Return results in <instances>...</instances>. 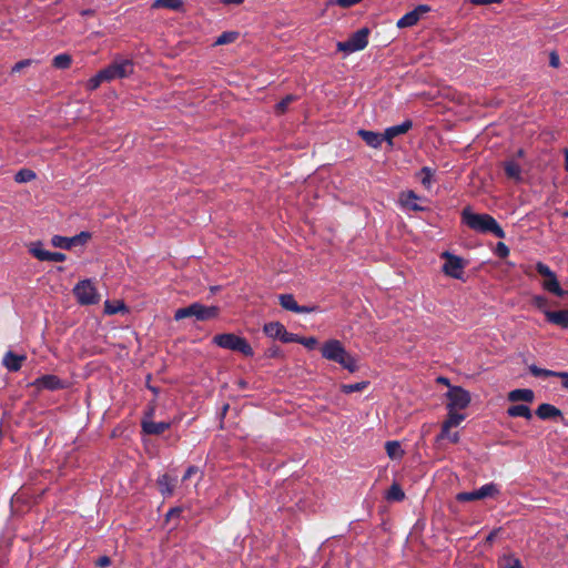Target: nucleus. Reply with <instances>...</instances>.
<instances>
[{
  "label": "nucleus",
  "instance_id": "4",
  "mask_svg": "<svg viewBox=\"0 0 568 568\" xmlns=\"http://www.w3.org/2000/svg\"><path fill=\"white\" fill-rule=\"evenodd\" d=\"M213 343L219 347L239 352L247 357H251L254 354L248 342L244 337L237 336L233 333L217 334L213 337Z\"/></svg>",
  "mask_w": 568,
  "mask_h": 568
},
{
  "label": "nucleus",
  "instance_id": "45",
  "mask_svg": "<svg viewBox=\"0 0 568 568\" xmlns=\"http://www.w3.org/2000/svg\"><path fill=\"white\" fill-rule=\"evenodd\" d=\"M280 341L283 343H298L300 336L287 332L286 328L284 327V332H282Z\"/></svg>",
  "mask_w": 568,
  "mask_h": 568
},
{
  "label": "nucleus",
  "instance_id": "5",
  "mask_svg": "<svg viewBox=\"0 0 568 568\" xmlns=\"http://www.w3.org/2000/svg\"><path fill=\"white\" fill-rule=\"evenodd\" d=\"M106 82L115 79H124L134 72V63L131 59L115 58L108 67L101 69Z\"/></svg>",
  "mask_w": 568,
  "mask_h": 568
},
{
  "label": "nucleus",
  "instance_id": "34",
  "mask_svg": "<svg viewBox=\"0 0 568 568\" xmlns=\"http://www.w3.org/2000/svg\"><path fill=\"white\" fill-rule=\"evenodd\" d=\"M530 374L535 377H558L559 378V374L560 372H555V371H550V369H547V368H540L538 366H536L535 364L530 365L528 367Z\"/></svg>",
  "mask_w": 568,
  "mask_h": 568
},
{
  "label": "nucleus",
  "instance_id": "55",
  "mask_svg": "<svg viewBox=\"0 0 568 568\" xmlns=\"http://www.w3.org/2000/svg\"><path fill=\"white\" fill-rule=\"evenodd\" d=\"M559 378L564 388H568V372H560Z\"/></svg>",
  "mask_w": 568,
  "mask_h": 568
},
{
  "label": "nucleus",
  "instance_id": "37",
  "mask_svg": "<svg viewBox=\"0 0 568 568\" xmlns=\"http://www.w3.org/2000/svg\"><path fill=\"white\" fill-rule=\"evenodd\" d=\"M36 179V173L30 169H21L14 175L17 183H27Z\"/></svg>",
  "mask_w": 568,
  "mask_h": 568
},
{
  "label": "nucleus",
  "instance_id": "21",
  "mask_svg": "<svg viewBox=\"0 0 568 568\" xmlns=\"http://www.w3.org/2000/svg\"><path fill=\"white\" fill-rule=\"evenodd\" d=\"M357 134L363 139V141L371 148L378 149L381 148L384 140V134L361 129L357 131Z\"/></svg>",
  "mask_w": 568,
  "mask_h": 568
},
{
  "label": "nucleus",
  "instance_id": "22",
  "mask_svg": "<svg viewBox=\"0 0 568 568\" xmlns=\"http://www.w3.org/2000/svg\"><path fill=\"white\" fill-rule=\"evenodd\" d=\"M141 426L144 434L161 435L171 427V423L142 420Z\"/></svg>",
  "mask_w": 568,
  "mask_h": 568
},
{
  "label": "nucleus",
  "instance_id": "54",
  "mask_svg": "<svg viewBox=\"0 0 568 568\" xmlns=\"http://www.w3.org/2000/svg\"><path fill=\"white\" fill-rule=\"evenodd\" d=\"M280 348L277 346L270 347L266 352V355L271 358L280 356Z\"/></svg>",
  "mask_w": 568,
  "mask_h": 568
},
{
  "label": "nucleus",
  "instance_id": "51",
  "mask_svg": "<svg viewBox=\"0 0 568 568\" xmlns=\"http://www.w3.org/2000/svg\"><path fill=\"white\" fill-rule=\"evenodd\" d=\"M503 0H469V2L474 6H484V4H493L500 3Z\"/></svg>",
  "mask_w": 568,
  "mask_h": 568
},
{
  "label": "nucleus",
  "instance_id": "17",
  "mask_svg": "<svg viewBox=\"0 0 568 568\" xmlns=\"http://www.w3.org/2000/svg\"><path fill=\"white\" fill-rule=\"evenodd\" d=\"M413 128V122L410 120H406L398 125L389 126L385 130L384 140L388 143V145H393V139L407 133Z\"/></svg>",
  "mask_w": 568,
  "mask_h": 568
},
{
  "label": "nucleus",
  "instance_id": "33",
  "mask_svg": "<svg viewBox=\"0 0 568 568\" xmlns=\"http://www.w3.org/2000/svg\"><path fill=\"white\" fill-rule=\"evenodd\" d=\"M499 568H524L519 558L514 555H504L498 561Z\"/></svg>",
  "mask_w": 568,
  "mask_h": 568
},
{
  "label": "nucleus",
  "instance_id": "56",
  "mask_svg": "<svg viewBox=\"0 0 568 568\" xmlns=\"http://www.w3.org/2000/svg\"><path fill=\"white\" fill-rule=\"evenodd\" d=\"M498 531H499L498 529H495V530L490 531L488 534V536L486 537V542L491 544L495 540V538L497 537Z\"/></svg>",
  "mask_w": 568,
  "mask_h": 568
},
{
  "label": "nucleus",
  "instance_id": "11",
  "mask_svg": "<svg viewBox=\"0 0 568 568\" xmlns=\"http://www.w3.org/2000/svg\"><path fill=\"white\" fill-rule=\"evenodd\" d=\"M442 257L445 258V264L443 265V272L453 278L460 280L464 274V261L462 257L454 255L449 252H444Z\"/></svg>",
  "mask_w": 568,
  "mask_h": 568
},
{
  "label": "nucleus",
  "instance_id": "30",
  "mask_svg": "<svg viewBox=\"0 0 568 568\" xmlns=\"http://www.w3.org/2000/svg\"><path fill=\"white\" fill-rule=\"evenodd\" d=\"M284 327L280 322H270L264 325L263 331L268 337L280 339Z\"/></svg>",
  "mask_w": 568,
  "mask_h": 568
},
{
  "label": "nucleus",
  "instance_id": "44",
  "mask_svg": "<svg viewBox=\"0 0 568 568\" xmlns=\"http://www.w3.org/2000/svg\"><path fill=\"white\" fill-rule=\"evenodd\" d=\"M509 247L504 242H498L495 247V254L499 258H506L509 255Z\"/></svg>",
  "mask_w": 568,
  "mask_h": 568
},
{
  "label": "nucleus",
  "instance_id": "41",
  "mask_svg": "<svg viewBox=\"0 0 568 568\" xmlns=\"http://www.w3.org/2000/svg\"><path fill=\"white\" fill-rule=\"evenodd\" d=\"M296 101V97L293 94H287L276 104V112L278 114H283L288 109L290 104Z\"/></svg>",
  "mask_w": 568,
  "mask_h": 568
},
{
  "label": "nucleus",
  "instance_id": "50",
  "mask_svg": "<svg viewBox=\"0 0 568 568\" xmlns=\"http://www.w3.org/2000/svg\"><path fill=\"white\" fill-rule=\"evenodd\" d=\"M181 513H182L181 507H173L166 513L165 518H166V520H170L173 517H179L181 515Z\"/></svg>",
  "mask_w": 568,
  "mask_h": 568
},
{
  "label": "nucleus",
  "instance_id": "58",
  "mask_svg": "<svg viewBox=\"0 0 568 568\" xmlns=\"http://www.w3.org/2000/svg\"><path fill=\"white\" fill-rule=\"evenodd\" d=\"M245 0H221L224 4H242Z\"/></svg>",
  "mask_w": 568,
  "mask_h": 568
},
{
  "label": "nucleus",
  "instance_id": "32",
  "mask_svg": "<svg viewBox=\"0 0 568 568\" xmlns=\"http://www.w3.org/2000/svg\"><path fill=\"white\" fill-rule=\"evenodd\" d=\"M153 9L166 8L174 11H180L183 8L182 0H154L152 3Z\"/></svg>",
  "mask_w": 568,
  "mask_h": 568
},
{
  "label": "nucleus",
  "instance_id": "53",
  "mask_svg": "<svg viewBox=\"0 0 568 568\" xmlns=\"http://www.w3.org/2000/svg\"><path fill=\"white\" fill-rule=\"evenodd\" d=\"M549 64L552 68H558L560 64L559 55L556 52H551L549 57Z\"/></svg>",
  "mask_w": 568,
  "mask_h": 568
},
{
  "label": "nucleus",
  "instance_id": "1",
  "mask_svg": "<svg viewBox=\"0 0 568 568\" xmlns=\"http://www.w3.org/2000/svg\"><path fill=\"white\" fill-rule=\"evenodd\" d=\"M462 222L470 230L481 234H493L505 239L506 233L494 216L487 213H474L469 207L462 211Z\"/></svg>",
  "mask_w": 568,
  "mask_h": 568
},
{
  "label": "nucleus",
  "instance_id": "46",
  "mask_svg": "<svg viewBox=\"0 0 568 568\" xmlns=\"http://www.w3.org/2000/svg\"><path fill=\"white\" fill-rule=\"evenodd\" d=\"M298 344H302L307 349H314L317 346V339L314 336H310V337L300 336Z\"/></svg>",
  "mask_w": 568,
  "mask_h": 568
},
{
  "label": "nucleus",
  "instance_id": "19",
  "mask_svg": "<svg viewBox=\"0 0 568 568\" xmlns=\"http://www.w3.org/2000/svg\"><path fill=\"white\" fill-rule=\"evenodd\" d=\"M24 355H18L11 351L7 352L2 359V365L9 371V372H18L22 363L26 361Z\"/></svg>",
  "mask_w": 568,
  "mask_h": 568
},
{
  "label": "nucleus",
  "instance_id": "52",
  "mask_svg": "<svg viewBox=\"0 0 568 568\" xmlns=\"http://www.w3.org/2000/svg\"><path fill=\"white\" fill-rule=\"evenodd\" d=\"M534 304L538 307V308H542L547 305V298L544 297V296H540V295H537L534 297Z\"/></svg>",
  "mask_w": 568,
  "mask_h": 568
},
{
  "label": "nucleus",
  "instance_id": "23",
  "mask_svg": "<svg viewBox=\"0 0 568 568\" xmlns=\"http://www.w3.org/2000/svg\"><path fill=\"white\" fill-rule=\"evenodd\" d=\"M418 199L419 196L414 191H406L400 194L399 202L403 206H405L408 210L422 212L425 210V207L420 206L415 202Z\"/></svg>",
  "mask_w": 568,
  "mask_h": 568
},
{
  "label": "nucleus",
  "instance_id": "61",
  "mask_svg": "<svg viewBox=\"0 0 568 568\" xmlns=\"http://www.w3.org/2000/svg\"><path fill=\"white\" fill-rule=\"evenodd\" d=\"M565 169L568 171V150L565 151Z\"/></svg>",
  "mask_w": 568,
  "mask_h": 568
},
{
  "label": "nucleus",
  "instance_id": "60",
  "mask_svg": "<svg viewBox=\"0 0 568 568\" xmlns=\"http://www.w3.org/2000/svg\"><path fill=\"white\" fill-rule=\"evenodd\" d=\"M437 381H438L439 383H442V384L447 385L448 387L450 386V384H449V379H448V378H446V377H438V379H437Z\"/></svg>",
  "mask_w": 568,
  "mask_h": 568
},
{
  "label": "nucleus",
  "instance_id": "25",
  "mask_svg": "<svg viewBox=\"0 0 568 568\" xmlns=\"http://www.w3.org/2000/svg\"><path fill=\"white\" fill-rule=\"evenodd\" d=\"M156 485L162 496L168 497L173 495L175 480L171 478L168 474L161 475L156 479Z\"/></svg>",
  "mask_w": 568,
  "mask_h": 568
},
{
  "label": "nucleus",
  "instance_id": "31",
  "mask_svg": "<svg viewBox=\"0 0 568 568\" xmlns=\"http://www.w3.org/2000/svg\"><path fill=\"white\" fill-rule=\"evenodd\" d=\"M385 498L388 501H402L405 499V493L399 484L393 483L389 489L386 491Z\"/></svg>",
  "mask_w": 568,
  "mask_h": 568
},
{
  "label": "nucleus",
  "instance_id": "18",
  "mask_svg": "<svg viewBox=\"0 0 568 568\" xmlns=\"http://www.w3.org/2000/svg\"><path fill=\"white\" fill-rule=\"evenodd\" d=\"M536 415L542 420L557 418H560L561 420L565 419L562 412L556 406L548 403L540 404L536 409Z\"/></svg>",
  "mask_w": 568,
  "mask_h": 568
},
{
  "label": "nucleus",
  "instance_id": "13",
  "mask_svg": "<svg viewBox=\"0 0 568 568\" xmlns=\"http://www.w3.org/2000/svg\"><path fill=\"white\" fill-rule=\"evenodd\" d=\"M432 11V8L428 4H418L412 11L405 13L398 21L396 22V27L398 29L414 27L418 23L422 17Z\"/></svg>",
  "mask_w": 568,
  "mask_h": 568
},
{
  "label": "nucleus",
  "instance_id": "8",
  "mask_svg": "<svg viewBox=\"0 0 568 568\" xmlns=\"http://www.w3.org/2000/svg\"><path fill=\"white\" fill-rule=\"evenodd\" d=\"M447 409L448 410H463L470 404V393L460 386H449L446 393Z\"/></svg>",
  "mask_w": 568,
  "mask_h": 568
},
{
  "label": "nucleus",
  "instance_id": "38",
  "mask_svg": "<svg viewBox=\"0 0 568 568\" xmlns=\"http://www.w3.org/2000/svg\"><path fill=\"white\" fill-rule=\"evenodd\" d=\"M418 176L420 178V183L426 189H429L433 182L434 171L428 166H424L418 172Z\"/></svg>",
  "mask_w": 568,
  "mask_h": 568
},
{
  "label": "nucleus",
  "instance_id": "59",
  "mask_svg": "<svg viewBox=\"0 0 568 568\" xmlns=\"http://www.w3.org/2000/svg\"><path fill=\"white\" fill-rule=\"evenodd\" d=\"M105 312L108 314H115L116 313V308H113V306H110L109 302L105 303Z\"/></svg>",
  "mask_w": 568,
  "mask_h": 568
},
{
  "label": "nucleus",
  "instance_id": "7",
  "mask_svg": "<svg viewBox=\"0 0 568 568\" xmlns=\"http://www.w3.org/2000/svg\"><path fill=\"white\" fill-rule=\"evenodd\" d=\"M73 294L81 305L99 303L100 296L91 280L80 281L73 288Z\"/></svg>",
  "mask_w": 568,
  "mask_h": 568
},
{
  "label": "nucleus",
  "instance_id": "9",
  "mask_svg": "<svg viewBox=\"0 0 568 568\" xmlns=\"http://www.w3.org/2000/svg\"><path fill=\"white\" fill-rule=\"evenodd\" d=\"M536 271L545 278L542 282V287L546 291L558 297H562L567 294V292L561 288L556 274L550 270L548 265L542 262H538L536 264Z\"/></svg>",
  "mask_w": 568,
  "mask_h": 568
},
{
  "label": "nucleus",
  "instance_id": "3",
  "mask_svg": "<svg viewBox=\"0 0 568 568\" xmlns=\"http://www.w3.org/2000/svg\"><path fill=\"white\" fill-rule=\"evenodd\" d=\"M219 315L217 306H206L194 302L186 307L178 308L174 313V320L181 321L187 317H195L197 321H209Z\"/></svg>",
  "mask_w": 568,
  "mask_h": 568
},
{
  "label": "nucleus",
  "instance_id": "16",
  "mask_svg": "<svg viewBox=\"0 0 568 568\" xmlns=\"http://www.w3.org/2000/svg\"><path fill=\"white\" fill-rule=\"evenodd\" d=\"M280 305L290 312L302 314V313H312L316 310L315 306H301L295 301L292 294H281L278 295Z\"/></svg>",
  "mask_w": 568,
  "mask_h": 568
},
{
  "label": "nucleus",
  "instance_id": "24",
  "mask_svg": "<svg viewBox=\"0 0 568 568\" xmlns=\"http://www.w3.org/2000/svg\"><path fill=\"white\" fill-rule=\"evenodd\" d=\"M544 313L548 322L562 328L568 327V310L545 311Z\"/></svg>",
  "mask_w": 568,
  "mask_h": 568
},
{
  "label": "nucleus",
  "instance_id": "40",
  "mask_svg": "<svg viewBox=\"0 0 568 568\" xmlns=\"http://www.w3.org/2000/svg\"><path fill=\"white\" fill-rule=\"evenodd\" d=\"M239 37V33L235 31H226L221 33L215 40V45H223L234 42Z\"/></svg>",
  "mask_w": 568,
  "mask_h": 568
},
{
  "label": "nucleus",
  "instance_id": "63",
  "mask_svg": "<svg viewBox=\"0 0 568 568\" xmlns=\"http://www.w3.org/2000/svg\"><path fill=\"white\" fill-rule=\"evenodd\" d=\"M565 217H568V211H565L562 214Z\"/></svg>",
  "mask_w": 568,
  "mask_h": 568
},
{
  "label": "nucleus",
  "instance_id": "27",
  "mask_svg": "<svg viewBox=\"0 0 568 568\" xmlns=\"http://www.w3.org/2000/svg\"><path fill=\"white\" fill-rule=\"evenodd\" d=\"M464 419V414H459L457 410H448L447 418L443 423V435L447 434V429L457 427Z\"/></svg>",
  "mask_w": 568,
  "mask_h": 568
},
{
  "label": "nucleus",
  "instance_id": "6",
  "mask_svg": "<svg viewBox=\"0 0 568 568\" xmlns=\"http://www.w3.org/2000/svg\"><path fill=\"white\" fill-rule=\"evenodd\" d=\"M369 33L371 31L366 27L357 30L346 41L337 42V50L346 53L364 50L368 44Z\"/></svg>",
  "mask_w": 568,
  "mask_h": 568
},
{
  "label": "nucleus",
  "instance_id": "47",
  "mask_svg": "<svg viewBox=\"0 0 568 568\" xmlns=\"http://www.w3.org/2000/svg\"><path fill=\"white\" fill-rule=\"evenodd\" d=\"M34 63V60L32 59H24V60H21L19 62H17L13 67H12V70L11 72L14 73V72H20L21 70H23L24 68L27 67H30Z\"/></svg>",
  "mask_w": 568,
  "mask_h": 568
},
{
  "label": "nucleus",
  "instance_id": "36",
  "mask_svg": "<svg viewBox=\"0 0 568 568\" xmlns=\"http://www.w3.org/2000/svg\"><path fill=\"white\" fill-rule=\"evenodd\" d=\"M369 385V382H359V383H355V384H342L341 385V392L344 393V394H352V393H355V392H363L365 390Z\"/></svg>",
  "mask_w": 568,
  "mask_h": 568
},
{
  "label": "nucleus",
  "instance_id": "39",
  "mask_svg": "<svg viewBox=\"0 0 568 568\" xmlns=\"http://www.w3.org/2000/svg\"><path fill=\"white\" fill-rule=\"evenodd\" d=\"M102 82H106L103 75V72L100 70L95 75L90 78L85 83V89L88 91L97 90Z\"/></svg>",
  "mask_w": 568,
  "mask_h": 568
},
{
  "label": "nucleus",
  "instance_id": "2",
  "mask_svg": "<svg viewBox=\"0 0 568 568\" xmlns=\"http://www.w3.org/2000/svg\"><path fill=\"white\" fill-rule=\"evenodd\" d=\"M321 354L323 358L339 364L349 373L358 371L356 358L346 351L343 343L338 339L326 341L321 346Z\"/></svg>",
  "mask_w": 568,
  "mask_h": 568
},
{
  "label": "nucleus",
  "instance_id": "57",
  "mask_svg": "<svg viewBox=\"0 0 568 568\" xmlns=\"http://www.w3.org/2000/svg\"><path fill=\"white\" fill-rule=\"evenodd\" d=\"M80 14L82 17H92L95 14V10L93 9H84V10H81Z\"/></svg>",
  "mask_w": 568,
  "mask_h": 568
},
{
  "label": "nucleus",
  "instance_id": "20",
  "mask_svg": "<svg viewBox=\"0 0 568 568\" xmlns=\"http://www.w3.org/2000/svg\"><path fill=\"white\" fill-rule=\"evenodd\" d=\"M507 399L511 403H532L535 400V393L529 388H516L507 394Z\"/></svg>",
  "mask_w": 568,
  "mask_h": 568
},
{
  "label": "nucleus",
  "instance_id": "12",
  "mask_svg": "<svg viewBox=\"0 0 568 568\" xmlns=\"http://www.w3.org/2000/svg\"><path fill=\"white\" fill-rule=\"evenodd\" d=\"M90 237H91V234L89 232H80L79 234L71 236V237L54 235L51 239V244L54 247L70 250L73 246L85 244L90 240Z\"/></svg>",
  "mask_w": 568,
  "mask_h": 568
},
{
  "label": "nucleus",
  "instance_id": "15",
  "mask_svg": "<svg viewBox=\"0 0 568 568\" xmlns=\"http://www.w3.org/2000/svg\"><path fill=\"white\" fill-rule=\"evenodd\" d=\"M30 253L39 261L63 262L67 258L64 253L44 250L41 242L33 243Z\"/></svg>",
  "mask_w": 568,
  "mask_h": 568
},
{
  "label": "nucleus",
  "instance_id": "26",
  "mask_svg": "<svg viewBox=\"0 0 568 568\" xmlns=\"http://www.w3.org/2000/svg\"><path fill=\"white\" fill-rule=\"evenodd\" d=\"M507 415L509 417H523L525 419H531L532 414L530 408L527 405L518 404V405H511L507 408Z\"/></svg>",
  "mask_w": 568,
  "mask_h": 568
},
{
  "label": "nucleus",
  "instance_id": "29",
  "mask_svg": "<svg viewBox=\"0 0 568 568\" xmlns=\"http://www.w3.org/2000/svg\"><path fill=\"white\" fill-rule=\"evenodd\" d=\"M385 449L387 456L393 460L400 459L404 456V450L402 449L400 444L397 440L386 442Z\"/></svg>",
  "mask_w": 568,
  "mask_h": 568
},
{
  "label": "nucleus",
  "instance_id": "35",
  "mask_svg": "<svg viewBox=\"0 0 568 568\" xmlns=\"http://www.w3.org/2000/svg\"><path fill=\"white\" fill-rule=\"evenodd\" d=\"M72 63V58L68 53H60L55 55L52 60V65L57 69H68Z\"/></svg>",
  "mask_w": 568,
  "mask_h": 568
},
{
  "label": "nucleus",
  "instance_id": "14",
  "mask_svg": "<svg viewBox=\"0 0 568 568\" xmlns=\"http://www.w3.org/2000/svg\"><path fill=\"white\" fill-rule=\"evenodd\" d=\"M32 385L41 390V389H48V390H59L63 389L67 385L65 383L53 374H45L40 377H38Z\"/></svg>",
  "mask_w": 568,
  "mask_h": 568
},
{
  "label": "nucleus",
  "instance_id": "42",
  "mask_svg": "<svg viewBox=\"0 0 568 568\" xmlns=\"http://www.w3.org/2000/svg\"><path fill=\"white\" fill-rule=\"evenodd\" d=\"M443 428L440 429V433L436 436V443L448 439L450 443L456 444L459 442V435L458 433H450V429H447V434L443 435Z\"/></svg>",
  "mask_w": 568,
  "mask_h": 568
},
{
  "label": "nucleus",
  "instance_id": "48",
  "mask_svg": "<svg viewBox=\"0 0 568 568\" xmlns=\"http://www.w3.org/2000/svg\"><path fill=\"white\" fill-rule=\"evenodd\" d=\"M199 473V467L196 466H189L182 477V480L185 481L187 479H190L193 475L197 474Z\"/></svg>",
  "mask_w": 568,
  "mask_h": 568
},
{
  "label": "nucleus",
  "instance_id": "28",
  "mask_svg": "<svg viewBox=\"0 0 568 568\" xmlns=\"http://www.w3.org/2000/svg\"><path fill=\"white\" fill-rule=\"evenodd\" d=\"M504 171L507 178L515 180L517 182L521 181V168L515 161H506L504 163Z\"/></svg>",
  "mask_w": 568,
  "mask_h": 568
},
{
  "label": "nucleus",
  "instance_id": "43",
  "mask_svg": "<svg viewBox=\"0 0 568 568\" xmlns=\"http://www.w3.org/2000/svg\"><path fill=\"white\" fill-rule=\"evenodd\" d=\"M362 0H328L327 6H339L341 8L347 9L359 3Z\"/></svg>",
  "mask_w": 568,
  "mask_h": 568
},
{
  "label": "nucleus",
  "instance_id": "49",
  "mask_svg": "<svg viewBox=\"0 0 568 568\" xmlns=\"http://www.w3.org/2000/svg\"><path fill=\"white\" fill-rule=\"evenodd\" d=\"M110 565H111V559L109 556H101L95 561V566L101 567V568L109 567Z\"/></svg>",
  "mask_w": 568,
  "mask_h": 568
},
{
  "label": "nucleus",
  "instance_id": "10",
  "mask_svg": "<svg viewBox=\"0 0 568 568\" xmlns=\"http://www.w3.org/2000/svg\"><path fill=\"white\" fill-rule=\"evenodd\" d=\"M499 494V488L496 484L489 483L481 486L479 489L474 491H463L456 495V500L460 503L474 501L484 499L487 497H495Z\"/></svg>",
  "mask_w": 568,
  "mask_h": 568
},
{
  "label": "nucleus",
  "instance_id": "62",
  "mask_svg": "<svg viewBox=\"0 0 568 568\" xmlns=\"http://www.w3.org/2000/svg\"><path fill=\"white\" fill-rule=\"evenodd\" d=\"M524 154H525V153H524V150H523V149H519V150L517 151V156H518V158L524 156Z\"/></svg>",
  "mask_w": 568,
  "mask_h": 568
}]
</instances>
